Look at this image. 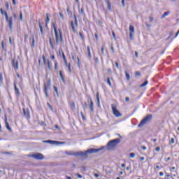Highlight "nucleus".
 I'll return each instance as SVG.
<instances>
[{"instance_id":"obj_56","label":"nucleus","mask_w":179,"mask_h":179,"mask_svg":"<svg viewBox=\"0 0 179 179\" xmlns=\"http://www.w3.org/2000/svg\"><path fill=\"white\" fill-rule=\"evenodd\" d=\"M110 49H111V50H112V52L114 54L115 50H114V48H113V45H111Z\"/></svg>"},{"instance_id":"obj_46","label":"nucleus","mask_w":179,"mask_h":179,"mask_svg":"<svg viewBox=\"0 0 179 179\" xmlns=\"http://www.w3.org/2000/svg\"><path fill=\"white\" fill-rule=\"evenodd\" d=\"M77 59H78V68L80 69V59L78 57H77Z\"/></svg>"},{"instance_id":"obj_38","label":"nucleus","mask_w":179,"mask_h":179,"mask_svg":"<svg viewBox=\"0 0 179 179\" xmlns=\"http://www.w3.org/2000/svg\"><path fill=\"white\" fill-rule=\"evenodd\" d=\"M104 49H105V46L104 45L101 46V52L102 55H104Z\"/></svg>"},{"instance_id":"obj_2","label":"nucleus","mask_w":179,"mask_h":179,"mask_svg":"<svg viewBox=\"0 0 179 179\" xmlns=\"http://www.w3.org/2000/svg\"><path fill=\"white\" fill-rule=\"evenodd\" d=\"M103 148H90L87 150L85 152H78L76 154H73L75 156H80L82 157H87L88 154H94L97 153L100 151H101Z\"/></svg>"},{"instance_id":"obj_61","label":"nucleus","mask_w":179,"mask_h":179,"mask_svg":"<svg viewBox=\"0 0 179 179\" xmlns=\"http://www.w3.org/2000/svg\"><path fill=\"white\" fill-rule=\"evenodd\" d=\"M59 16L62 20H64V15L62 13H59Z\"/></svg>"},{"instance_id":"obj_45","label":"nucleus","mask_w":179,"mask_h":179,"mask_svg":"<svg viewBox=\"0 0 179 179\" xmlns=\"http://www.w3.org/2000/svg\"><path fill=\"white\" fill-rule=\"evenodd\" d=\"M47 106L51 110H53V106L50 103H47Z\"/></svg>"},{"instance_id":"obj_50","label":"nucleus","mask_w":179,"mask_h":179,"mask_svg":"<svg viewBox=\"0 0 179 179\" xmlns=\"http://www.w3.org/2000/svg\"><path fill=\"white\" fill-rule=\"evenodd\" d=\"M94 36H95L96 40V41H99V35H98L97 33H95V34H94Z\"/></svg>"},{"instance_id":"obj_23","label":"nucleus","mask_w":179,"mask_h":179,"mask_svg":"<svg viewBox=\"0 0 179 179\" xmlns=\"http://www.w3.org/2000/svg\"><path fill=\"white\" fill-rule=\"evenodd\" d=\"M50 19L49 17V14L46 13V19H45V27H48V24L50 23Z\"/></svg>"},{"instance_id":"obj_11","label":"nucleus","mask_w":179,"mask_h":179,"mask_svg":"<svg viewBox=\"0 0 179 179\" xmlns=\"http://www.w3.org/2000/svg\"><path fill=\"white\" fill-rule=\"evenodd\" d=\"M129 38L130 40H133L134 39V34L135 33V27L134 25L132 24H129Z\"/></svg>"},{"instance_id":"obj_32","label":"nucleus","mask_w":179,"mask_h":179,"mask_svg":"<svg viewBox=\"0 0 179 179\" xmlns=\"http://www.w3.org/2000/svg\"><path fill=\"white\" fill-rule=\"evenodd\" d=\"M78 34H80V37H81V40L83 41H85V36L82 34V32H78Z\"/></svg>"},{"instance_id":"obj_43","label":"nucleus","mask_w":179,"mask_h":179,"mask_svg":"<svg viewBox=\"0 0 179 179\" xmlns=\"http://www.w3.org/2000/svg\"><path fill=\"white\" fill-rule=\"evenodd\" d=\"M135 76H141V73L138 71L135 72Z\"/></svg>"},{"instance_id":"obj_39","label":"nucleus","mask_w":179,"mask_h":179,"mask_svg":"<svg viewBox=\"0 0 179 179\" xmlns=\"http://www.w3.org/2000/svg\"><path fill=\"white\" fill-rule=\"evenodd\" d=\"M160 164H157V166H155V170H159L162 167L159 166Z\"/></svg>"},{"instance_id":"obj_53","label":"nucleus","mask_w":179,"mask_h":179,"mask_svg":"<svg viewBox=\"0 0 179 179\" xmlns=\"http://www.w3.org/2000/svg\"><path fill=\"white\" fill-rule=\"evenodd\" d=\"M76 176H77L78 178H83V176L80 175V173H77V174H76Z\"/></svg>"},{"instance_id":"obj_20","label":"nucleus","mask_w":179,"mask_h":179,"mask_svg":"<svg viewBox=\"0 0 179 179\" xmlns=\"http://www.w3.org/2000/svg\"><path fill=\"white\" fill-rule=\"evenodd\" d=\"M70 108L72 111H75L76 109V103L73 101L70 104Z\"/></svg>"},{"instance_id":"obj_22","label":"nucleus","mask_w":179,"mask_h":179,"mask_svg":"<svg viewBox=\"0 0 179 179\" xmlns=\"http://www.w3.org/2000/svg\"><path fill=\"white\" fill-rule=\"evenodd\" d=\"M59 76H60V78H61L62 83L65 84V83H66V81H65L64 77V76H63V74H62V70H60V71H59Z\"/></svg>"},{"instance_id":"obj_9","label":"nucleus","mask_w":179,"mask_h":179,"mask_svg":"<svg viewBox=\"0 0 179 179\" xmlns=\"http://www.w3.org/2000/svg\"><path fill=\"white\" fill-rule=\"evenodd\" d=\"M29 157H33L36 160H43L45 159V156L41 152H36V154L28 155Z\"/></svg>"},{"instance_id":"obj_41","label":"nucleus","mask_w":179,"mask_h":179,"mask_svg":"<svg viewBox=\"0 0 179 179\" xmlns=\"http://www.w3.org/2000/svg\"><path fill=\"white\" fill-rule=\"evenodd\" d=\"M147 84H148V81L146 80L144 83H143L142 85H140V87H143L146 86Z\"/></svg>"},{"instance_id":"obj_37","label":"nucleus","mask_w":179,"mask_h":179,"mask_svg":"<svg viewBox=\"0 0 179 179\" xmlns=\"http://www.w3.org/2000/svg\"><path fill=\"white\" fill-rule=\"evenodd\" d=\"M20 21L22 22L23 21V15H22V12H20Z\"/></svg>"},{"instance_id":"obj_28","label":"nucleus","mask_w":179,"mask_h":179,"mask_svg":"<svg viewBox=\"0 0 179 179\" xmlns=\"http://www.w3.org/2000/svg\"><path fill=\"white\" fill-rule=\"evenodd\" d=\"M39 29H40V31H41V34L43 35L44 34L43 28V26H42L41 22H39Z\"/></svg>"},{"instance_id":"obj_33","label":"nucleus","mask_w":179,"mask_h":179,"mask_svg":"<svg viewBox=\"0 0 179 179\" xmlns=\"http://www.w3.org/2000/svg\"><path fill=\"white\" fill-rule=\"evenodd\" d=\"M94 63H95V64H99V57H94Z\"/></svg>"},{"instance_id":"obj_59","label":"nucleus","mask_w":179,"mask_h":179,"mask_svg":"<svg viewBox=\"0 0 179 179\" xmlns=\"http://www.w3.org/2000/svg\"><path fill=\"white\" fill-rule=\"evenodd\" d=\"M171 159L170 157H166V159H165V162H169Z\"/></svg>"},{"instance_id":"obj_26","label":"nucleus","mask_w":179,"mask_h":179,"mask_svg":"<svg viewBox=\"0 0 179 179\" xmlns=\"http://www.w3.org/2000/svg\"><path fill=\"white\" fill-rule=\"evenodd\" d=\"M106 3H107V7L108 10H111V3L109 0H106Z\"/></svg>"},{"instance_id":"obj_30","label":"nucleus","mask_w":179,"mask_h":179,"mask_svg":"<svg viewBox=\"0 0 179 179\" xmlns=\"http://www.w3.org/2000/svg\"><path fill=\"white\" fill-rule=\"evenodd\" d=\"M169 14H170V11H167V12L164 13V15H162V18L164 19L166 17L169 16Z\"/></svg>"},{"instance_id":"obj_52","label":"nucleus","mask_w":179,"mask_h":179,"mask_svg":"<svg viewBox=\"0 0 179 179\" xmlns=\"http://www.w3.org/2000/svg\"><path fill=\"white\" fill-rule=\"evenodd\" d=\"M149 20H150V22H153V20H154L153 17L150 16L149 17Z\"/></svg>"},{"instance_id":"obj_58","label":"nucleus","mask_w":179,"mask_h":179,"mask_svg":"<svg viewBox=\"0 0 179 179\" xmlns=\"http://www.w3.org/2000/svg\"><path fill=\"white\" fill-rule=\"evenodd\" d=\"M94 176L95 178H99V177H100V175H99V174H97V173H94Z\"/></svg>"},{"instance_id":"obj_12","label":"nucleus","mask_w":179,"mask_h":179,"mask_svg":"<svg viewBox=\"0 0 179 179\" xmlns=\"http://www.w3.org/2000/svg\"><path fill=\"white\" fill-rule=\"evenodd\" d=\"M50 59L54 62L55 70H58V62L56 60L55 54L50 55Z\"/></svg>"},{"instance_id":"obj_21","label":"nucleus","mask_w":179,"mask_h":179,"mask_svg":"<svg viewBox=\"0 0 179 179\" xmlns=\"http://www.w3.org/2000/svg\"><path fill=\"white\" fill-rule=\"evenodd\" d=\"M65 66L68 68L69 73L72 72L71 63H68V62H64Z\"/></svg>"},{"instance_id":"obj_14","label":"nucleus","mask_w":179,"mask_h":179,"mask_svg":"<svg viewBox=\"0 0 179 179\" xmlns=\"http://www.w3.org/2000/svg\"><path fill=\"white\" fill-rule=\"evenodd\" d=\"M43 143H50V144H55V143L62 144V142H58V141H52V140L43 141Z\"/></svg>"},{"instance_id":"obj_42","label":"nucleus","mask_w":179,"mask_h":179,"mask_svg":"<svg viewBox=\"0 0 179 179\" xmlns=\"http://www.w3.org/2000/svg\"><path fill=\"white\" fill-rule=\"evenodd\" d=\"M135 156H136V154H135L134 152H131V153L129 154V157H130V158H134Z\"/></svg>"},{"instance_id":"obj_35","label":"nucleus","mask_w":179,"mask_h":179,"mask_svg":"<svg viewBox=\"0 0 179 179\" xmlns=\"http://www.w3.org/2000/svg\"><path fill=\"white\" fill-rule=\"evenodd\" d=\"M107 83H108V85L110 87H112V84H111V82H110V78L109 77L107 78Z\"/></svg>"},{"instance_id":"obj_31","label":"nucleus","mask_w":179,"mask_h":179,"mask_svg":"<svg viewBox=\"0 0 179 179\" xmlns=\"http://www.w3.org/2000/svg\"><path fill=\"white\" fill-rule=\"evenodd\" d=\"M169 145H173L175 143V138H171L169 142Z\"/></svg>"},{"instance_id":"obj_55","label":"nucleus","mask_w":179,"mask_h":179,"mask_svg":"<svg viewBox=\"0 0 179 179\" xmlns=\"http://www.w3.org/2000/svg\"><path fill=\"white\" fill-rule=\"evenodd\" d=\"M141 149H142L143 150H146L147 148H146V146L143 145V146H141Z\"/></svg>"},{"instance_id":"obj_5","label":"nucleus","mask_w":179,"mask_h":179,"mask_svg":"<svg viewBox=\"0 0 179 179\" xmlns=\"http://www.w3.org/2000/svg\"><path fill=\"white\" fill-rule=\"evenodd\" d=\"M41 58L43 60V65L46 66L45 71H48V70L51 71L52 69V63L50 62V60L49 59H47L45 55H43L41 56Z\"/></svg>"},{"instance_id":"obj_57","label":"nucleus","mask_w":179,"mask_h":179,"mask_svg":"<svg viewBox=\"0 0 179 179\" xmlns=\"http://www.w3.org/2000/svg\"><path fill=\"white\" fill-rule=\"evenodd\" d=\"M112 34H113V38L115 39L116 36H115V34L114 31H112Z\"/></svg>"},{"instance_id":"obj_27","label":"nucleus","mask_w":179,"mask_h":179,"mask_svg":"<svg viewBox=\"0 0 179 179\" xmlns=\"http://www.w3.org/2000/svg\"><path fill=\"white\" fill-rule=\"evenodd\" d=\"M49 43H50V45L51 48L55 49V45H54L52 38H49Z\"/></svg>"},{"instance_id":"obj_18","label":"nucleus","mask_w":179,"mask_h":179,"mask_svg":"<svg viewBox=\"0 0 179 179\" xmlns=\"http://www.w3.org/2000/svg\"><path fill=\"white\" fill-rule=\"evenodd\" d=\"M14 90H15V94L17 96V97H19L20 94L19 89L16 86V82H14Z\"/></svg>"},{"instance_id":"obj_1","label":"nucleus","mask_w":179,"mask_h":179,"mask_svg":"<svg viewBox=\"0 0 179 179\" xmlns=\"http://www.w3.org/2000/svg\"><path fill=\"white\" fill-rule=\"evenodd\" d=\"M52 27L53 28L55 32V45H58L59 43H62L64 42V38L62 36V32L61 31V28H57L56 24L55 22L52 23Z\"/></svg>"},{"instance_id":"obj_64","label":"nucleus","mask_w":179,"mask_h":179,"mask_svg":"<svg viewBox=\"0 0 179 179\" xmlns=\"http://www.w3.org/2000/svg\"><path fill=\"white\" fill-rule=\"evenodd\" d=\"M27 38H28V35H27V34H25V35H24V40L26 41Z\"/></svg>"},{"instance_id":"obj_3","label":"nucleus","mask_w":179,"mask_h":179,"mask_svg":"<svg viewBox=\"0 0 179 179\" xmlns=\"http://www.w3.org/2000/svg\"><path fill=\"white\" fill-rule=\"evenodd\" d=\"M0 13L1 15L5 16L6 21L8 24V27L10 31H13V17H8V13L6 10H4L2 8H0Z\"/></svg>"},{"instance_id":"obj_49","label":"nucleus","mask_w":179,"mask_h":179,"mask_svg":"<svg viewBox=\"0 0 179 179\" xmlns=\"http://www.w3.org/2000/svg\"><path fill=\"white\" fill-rule=\"evenodd\" d=\"M81 117H82L83 120H85V117L83 112H81Z\"/></svg>"},{"instance_id":"obj_62","label":"nucleus","mask_w":179,"mask_h":179,"mask_svg":"<svg viewBox=\"0 0 179 179\" xmlns=\"http://www.w3.org/2000/svg\"><path fill=\"white\" fill-rule=\"evenodd\" d=\"M107 71H108V73H112V70H111L110 68L108 69Z\"/></svg>"},{"instance_id":"obj_19","label":"nucleus","mask_w":179,"mask_h":179,"mask_svg":"<svg viewBox=\"0 0 179 179\" xmlns=\"http://www.w3.org/2000/svg\"><path fill=\"white\" fill-rule=\"evenodd\" d=\"M96 99L98 107L100 108L101 106H100V95H99V92H96Z\"/></svg>"},{"instance_id":"obj_25","label":"nucleus","mask_w":179,"mask_h":179,"mask_svg":"<svg viewBox=\"0 0 179 179\" xmlns=\"http://www.w3.org/2000/svg\"><path fill=\"white\" fill-rule=\"evenodd\" d=\"M124 75H125V77H126V80L127 81H129L130 80V74H129L127 71H124Z\"/></svg>"},{"instance_id":"obj_40","label":"nucleus","mask_w":179,"mask_h":179,"mask_svg":"<svg viewBox=\"0 0 179 179\" xmlns=\"http://www.w3.org/2000/svg\"><path fill=\"white\" fill-rule=\"evenodd\" d=\"M64 53V52H63L62 48H59V56L61 57L62 55H63Z\"/></svg>"},{"instance_id":"obj_48","label":"nucleus","mask_w":179,"mask_h":179,"mask_svg":"<svg viewBox=\"0 0 179 179\" xmlns=\"http://www.w3.org/2000/svg\"><path fill=\"white\" fill-rule=\"evenodd\" d=\"M31 47H32V48H34V47H35V39H34V38H33V39H32Z\"/></svg>"},{"instance_id":"obj_15","label":"nucleus","mask_w":179,"mask_h":179,"mask_svg":"<svg viewBox=\"0 0 179 179\" xmlns=\"http://www.w3.org/2000/svg\"><path fill=\"white\" fill-rule=\"evenodd\" d=\"M23 111H24V117L29 120L30 118L29 110V109H27V110L23 109Z\"/></svg>"},{"instance_id":"obj_34","label":"nucleus","mask_w":179,"mask_h":179,"mask_svg":"<svg viewBox=\"0 0 179 179\" xmlns=\"http://www.w3.org/2000/svg\"><path fill=\"white\" fill-rule=\"evenodd\" d=\"M53 89H54L55 92H56V94L57 96H59V94L58 93V87L56 86H53Z\"/></svg>"},{"instance_id":"obj_10","label":"nucleus","mask_w":179,"mask_h":179,"mask_svg":"<svg viewBox=\"0 0 179 179\" xmlns=\"http://www.w3.org/2000/svg\"><path fill=\"white\" fill-rule=\"evenodd\" d=\"M111 108H112V111L113 113V115L116 117H122V114L117 109V106L115 104H112L111 105Z\"/></svg>"},{"instance_id":"obj_24","label":"nucleus","mask_w":179,"mask_h":179,"mask_svg":"<svg viewBox=\"0 0 179 179\" xmlns=\"http://www.w3.org/2000/svg\"><path fill=\"white\" fill-rule=\"evenodd\" d=\"M87 51L89 59H91L92 58V53H91V49H90V46L87 47Z\"/></svg>"},{"instance_id":"obj_54","label":"nucleus","mask_w":179,"mask_h":179,"mask_svg":"<svg viewBox=\"0 0 179 179\" xmlns=\"http://www.w3.org/2000/svg\"><path fill=\"white\" fill-rule=\"evenodd\" d=\"M155 151L156 152H159L160 151V147L159 146H157L156 148H155Z\"/></svg>"},{"instance_id":"obj_7","label":"nucleus","mask_w":179,"mask_h":179,"mask_svg":"<svg viewBox=\"0 0 179 179\" xmlns=\"http://www.w3.org/2000/svg\"><path fill=\"white\" fill-rule=\"evenodd\" d=\"M74 21H71V27L73 30V32L76 33L77 31L76 28L78 27V19L76 15H74Z\"/></svg>"},{"instance_id":"obj_16","label":"nucleus","mask_w":179,"mask_h":179,"mask_svg":"<svg viewBox=\"0 0 179 179\" xmlns=\"http://www.w3.org/2000/svg\"><path fill=\"white\" fill-rule=\"evenodd\" d=\"M5 124H6V128L9 131H11L12 129L10 127L8 122V119H7V116H5Z\"/></svg>"},{"instance_id":"obj_17","label":"nucleus","mask_w":179,"mask_h":179,"mask_svg":"<svg viewBox=\"0 0 179 179\" xmlns=\"http://www.w3.org/2000/svg\"><path fill=\"white\" fill-rule=\"evenodd\" d=\"M13 67L15 70L19 69V62L13 60Z\"/></svg>"},{"instance_id":"obj_8","label":"nucleus","mask_w":179,"mask_h":179,"mask_svg":"<svg viewBox=\"0 0 179 179\" xmlns=\"http://www.w3.org/2000/svg\"><path fill=\"white\" fill-rule=\"evenodd\" d=\"M152 118V114H148L138 124L139 127H142V126L145 125L147 122H150Z\"/></svg>"},{"instance_id":"obj_4","label":"nucleus","mask_w":179,"mask_h":179,"mask_svg":"<svg viewBox=\"0 0 179 179\" xmlns=\"http://www.w3.org/2000/svg\"><path fill=\"white\" fill-rule=\"evenodd\" d=\"M51 85H52V80L50 78H49L46 83H43V92L45 94V97H49V90H51Z\"/></svg>"},{"instance_id":"obj_63","label":"nucleus","mask_w":179,"mask_h":179,"mask_svg":"<svg viewBox=\"0 0 179 179\" xmlns=\"http://www.w3.org/2000/svg\"><path fill=\"white\" fill-rule=\"evenodd\" d=\"M122 6H125L124 0H122Z\"/></svg>"},{"instance_id":"obj_29","label":"nucleus","mask_w":179,"mask_h":179,"mask_svg":"<svg viewBox=\"0 0 179 179\" xmlns=\"http://www.w3.org/2000/svg\"><path fill=\"white\" fill-rule=\"evenodd\" d=\"M3 83V73H0V85Z\"/></svg>"},{"instance_id":"obj_60","label":"nucleus","mask_w":179,"mask_h":179,"mask_svg":"<svg viewBox=\"0 0 179 179\" xmlns=\"http://www.w3.org/2000/svg\"><path fill=\"white\" fill-rule=\"evenodd\" d=\"M115 66H116L117 69H119V64H118V62H115Z\"/></svg>"},{"instance_id":"obj_6","label":"nucleus","mask_w":179,"mask_h":179,"mask_svg":"<svg viewBox=\"0 0 179 179\" xmlns=\"http://www.w3.org/2000/svg\"><path fill=\"white\" fill-rule=\"evenodd\" d=\"M120 142H121L120 138H115V139L110 141L108 143L107 145L110 149H113V148H116L118 145V144H120Z\"/></svg>"},{"instance_id":"obj_13","label":"nucleus","mask_w":179,"mask_h":179,"mask_svg":"<svg viewBox=\"0 0 179 179\" xmlns=\"http://www.w3.org/2000/svg\"><path fill=\"white\" fill-rule=\"evenodd\" d=\"M88 100H89V101H90L89 108H90V111H91L92 113H94V101H93V100H92V98L90 96V97L88 98Z\"/></svg>"},{"instance_id":"obj_47","label":"nucleus","mask_w":179,"mask_h":179,"mask_svg":"<svg viewBox=\"0 0 179 179\" xmlns=\"http://www.w3.org/2000/svg\"><path fill=\"white\" fill-rule=\"evenodd\" d=\"M80 13H81V15H85V11L83 8H81V9H80Z\"/></svg>"},{"instance_id":"obj_51","label":"nucleus","mask_w":179,"mask_h":179,"mask_svg":"<svg viewBox=\"0 0 179 179\" xmlns=\"http://www.w3.org/2000/svg\"><path fill=\"white\" fill-rule=\"evenodd\" d=\"M5 6H6L7 10H9V3L8 2H6Z\"/></svg>"},{"instance_id":"obj_44","label":"nucleus","mask_w":179,"mask_h":179,"mask_svg":"<svg viewBox=\"0 0 179 179\" xmlns=\"http://www.w3.org/2000/svg\"><path fill=\"white\" fill-rule=\"evenodd\" d=\"M1 48L3 50H5V42L1 41Z\"/></svg>"},{"instance_id":"obj_36","label":"nucleus","mask_w":179,"mask_h":179,"mask_svg":"<svg viewBox=\"0 0 179 179\" xmlns=\"http://www.w3.org/2000/svg\"><path fill=\"white\" fill-rule=\"evenodd\" d=\"M62 59H63V60H64V63H66L67 59H66V57L64 53H63V54L62 55Z\"/></svg>"}]
</instances>
